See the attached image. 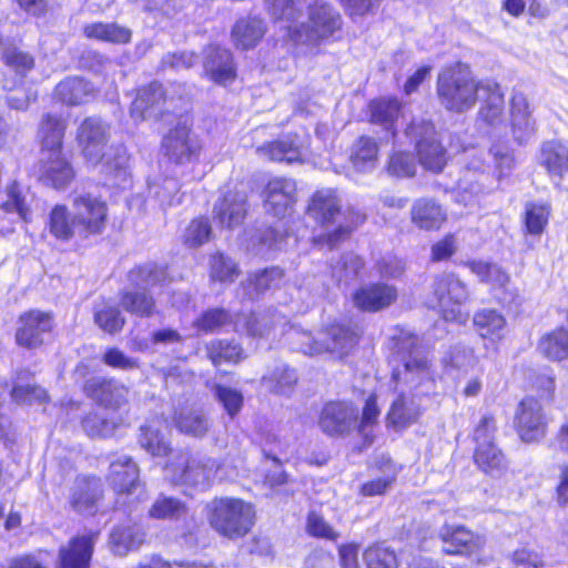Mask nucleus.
<instances>
[{
    "label": "nucleus",
    "mask_w": 568,
    "mask_h": 568,
    "mask_svg": "<svg viewBox=\"0 0 568 568\" xmlns=\"http://www.w3.org/2000/svg\"><path fill=\"white\" fill-rule=\"evenodd\" d=\"M108 205L98 195L90 192L75 193L72 211L65 205H55L49 216L50 233L58 240L69 241L73 237L88 239L105 229Z\"/></svg>",
    "instance_id": "1"
},
{
    "label": "nucleus",
    "mask_w": 568,
    "mask_h": 568,
    "mask_svg": "<svg viewBox=\"0 0 568 568\" xmlns=\"http://www.w3.org/2000/svg\"><path fill=\"white\" fill-rule=\"evenodd\" d=\"M108 126L98 118H87L78 129V141L88 164L120 182L128 178L129 155L123 146H108Z\"/></svg>",
    "instance_id": "2"
},
{
    "label": "nucleus",
    "mask_w": 568,
    "mask_h": 568,
    "mask_svg": "<svg viewBox=\"0 0 568 568\" xmlns=\"http://www.w3.org/2000/svg\"><path fill=\"white\" fill-rule=\"evenodd\" d=\"M483 82H478L468 65L456 63L437 77L436 93L440 105L452 112L464 113L474 108Z\"/></svg>",
    "instance_id": "3"
},
{
    "label": "nucleus",
    "mask_w": 568,
    "mask_h": 568,
    "mask_svg": "<svg viewBox=\"0 0 568 568\" xmlns=\"http://www.w3.org/2000/svg\"><path fill=\"white\" fill-rule=\"evenodd\" d=\"M209 508L212 528L230 539L245 536L254 525V508L242 499L216 498L211 501Z\"/></svg>",
    "instance_id": "4"
},
{
    "label": "nucleus",
    "mask_w": 568,
    "mask_h": 568,
    "mask_svg": "<svg viewBox=\"0 0 568 568\" xmlns=\"http://www.w3.org/2000/svg\"><path fill=\"white\" fill-rule=\"evenodd\" d=\"M221 463L207 455L187 452L179 453L174 459L166 465V471L171 479L184 485L209 487L216 477Z\"/></svg>",
    "instance_id": "5"
},
{
    "label": "nucleus",
    "mask_w": 568,
    "mask_h": 568,
    "mask_svg": "<svg viewBox=\"0 0 568 568\" xmlns=\"http://www.w3.org/2000/svg\"><path fill=\"white\" fill-rule=\"evenodd\" d=\"M342 28V17L329 3L317 0L308 7V18L297 28L288 27L290 37L300 43H317Z\"/></svg>",
    "instance_id": "6"
},
{
    "label": "nucleus",
    "mask_w": 568,
    "mask_h": 568,
    "mask_svg": "<svg viewBox=\"0 0 568 568\" xmlns=\"http://www.w3.org/2000/svg\"><path fill=\"white\" fill-rule=\"evenodd\" d=\"M432 292L434 307L440 311L446 321L466 322L468 314L463 312L462 306L468 302L470 294L466 283L456 274L444 272L435 276Z\"/></svg>",
    "instance_id": "7"
},
{
    "label": "nucleus",
    "mask_w": 568,
    "mask_h": 568,
    "mask_svg": "<svg viewBox=\"0 0 568 568\" xmlns=\"http://www.w3.org/2000/svg\"><path fill=\"white\" fill-rule=\"evenodd\" d=\"M405 134L415 143L419 162L426 170L437 173L444 169L446 152L430 122L413 120L405 130Z\"/></svg>",
    "instance_id": "8"
},
{
    "label": "nucleus",
    "mask_w": 568,
    "mask_h": 568,
    "mask_svg": "<svg viewBox=\"0 0 568 568\" xmlns=\"http://www.w3.org/2000/svg\"><path fill=\"white\" fill-rule=\"evenodd\" d=\"M162 149L170 161L185 164L199 158L202 145L191 129L185 123H180L164 135Z\"/></svg>",
    "instance_id": "9"
},
{
    "label": "nucleus",
    "mask_w": 568,
    "mask_h": 568,
    "mask_svg": "<svg viewBox=\"0 0 568 568\" xmlns=\"http://www.w3.org/2000/svg\"><path fill=\"white\" fill-rule=\"evenodd\" d=\"M358 410L347 402L326 403L318 417V426L329 436H346L357 428Z\"/></svg>",
    "instance_id": "10"
},
{
    "label": "nucleus",
    "mask_w": 568,
    "mask_h": 568,
    "mask_svg": "<svg viewBox=\"0 0 568 568\" xmlns=\"http://www.w3.org/2000/svg\"><path fill=\"white\" fill-rule=\"evenodd\" d=\"M52 327V313L40 310L28 311L19 317L16 342L19 346L28 349L38 348L44 342L43 335L50 333Z\"/></svg>",
    "instance_id": "11"
},
{
    "label": "nucleus",
    "mask_w": 568,
    "mask_h": 568,
    "mask_svg": "<svg viewBox=\"0 0 568 568\" xmlns=\"http://www.w3.org/2000/svg\"><path fill=\"white\" fill-rule=\"evenodd\" d=\"M297 199L296 182L287 178L270 180L264 190V204L268 213L283 217L291 212Z\"/></svg>",
    "instance_id": "12"
},
{
    "label": "nucleus",
    "mask_w": 568,
    "mask_h": 568,
    "mask_svg": "<svg viewBox=\"0 0 568 568\" xmlns=\"http://www.w3.org/2000/svg\"><path fill=\"white\" fill-rule=\"evenodd\" d=\"M443 551L447 555H471L481 549L485 539L463 525H444L438 531Z\"/></svg>",
    "instance_id": "13"
},
{
    "label": "nucleus",
    "mask_w": 568,
    "mask_h": 568,
    "mask_svg": "<svg viewBox=\"0 0 568 568\" xmlns=\"http://www.w3.org/2000/svg\"><path fill=\"white\" fill-rule=\"evenodd\" d=\"M517 427L523 440L530 443L544 437L547 422L541 405L535 398H525L517 412Z\"/></svg>",
    "instance_id": "14"
},
{
    "label": "nucleus",
    "mask_w": 568,
    "mask_h": 568,
    "mask_svg": "<svg viewBox=\"0 0 568 568\" xmlns=\"http://www.w3.org/2000/svg\"><path fill=\"white\" fill-rule=\"evenodd\" d=\"M323 344L311 346L307 352L324 353L328 352L337 355L339 358L347 355L358 341L354 329L344 325H332L322 331Z\"/></svg>",
    "instance_id": "15"
},
{
    "label": "nucleus",
    "mask_w": 568,
    "mask_h": 568,
    "mask_svg": "<svg viewBox=\"0 0 568 568\" xmlns=\"http://www.w3.org/2000/svg\"><path fill=\"white\" fill-rule=\"evenodd\" d=\"M215 219L221 226H239L246 215V194L244 191L227 190L214 206Z\"/></svg>",
    "instance_id": "16"
},
{
    "label": "nucleus",
    "mask_w": 568,
    "mask_h": 568,
    "mask_svg": "<svg viewBox=\"0 0 568 568\" xmlns=\"http://www.w3.org/2000/svg\"><path fill=\"white\" fill-rule=\"evenodd\" d=\"M94 541L95 536L92 534L72 538L60 548L55 568H88Z\"/></svg>",
    "instance_id": "17"
},
{
    "label": "nucleus",
    "mask_w": 568,
    "mask_h": 568,
    "mask_svg": "<svg viewBox=\"0 0 568 568\" xmlns=\"http://www.w3.org/2000/svg\"><path fill=\"white\" fill-rule=\"evenodd\" d=\"M41 179L55 189L65 187L74 178L71 164L62 155V150L41 152Z\"/></svg>",
    "instance_id": "18"
},
{
    "label": "nucleus",
    "mask_w": 568,
    "mask_h": 568,
    "mask_svg": "<svg viewBox=\"0 0 568 568\" xmlns=\"http://www.w3.org/2000/svg\"><path fill=\"white\" fill-rule=\"evenodd\" d=\"M89 395L105 407L120 408L129 400V388L114 381L93 378L85 385Z\"/></svg>",
    "instance_id": "19"
},
{
    "label": "nucleus",
    "mask_w": 568,
    "mask_h": 568,
    "mask_svg": "<svg viewBox=\"0 0 568 568\" xmlns=\"http://www.w3.org/2000/svg\"><path fill=\"white\" fill-rule=\"evenodd\" d=\"M203 68L205 74L219 84L232 82L236 75L231 52L217 45L206 49Z\"/></svg>",
    "instance_id": "20"
},
{
    "label": "nucleus",
    "mask_w": 568,
    "mask_h": 568,
    "mask_svg": "<svg viewBox=\"0 0 568 568\" xmlns=\"http://www.w3.org/2000/svg\"><path fill=\"white\" fill-rule=\"evenodd\" d=\"M397 290L388 284L375 283L357 290L353 296L355 305L368 312H376L393 304Z\"/></svg>",
    "instance_id": "21"
},
{
    "label": "nucleus",
    "mask_w": 568,
    "mask_h": 568,
    "mask_svg": "<svg viewBox=\"0 0 568 568\" xmlns=\"http://www.w3.org/2000/svg\"><path fill=\"white\" fill-rule=\"evenodd\" d=\"M307 214L322 225L336 222V217L342 214L337 192L333 189L315 192L310 200Z\"/></svg>",
    "instance_id": "22"
},
{
    "label": "nucleus",
    "mask_w": 568,
    "mask_h": 568,
    "mask_svg": "<svg viewBox=\"0 0 568 568\" xmlns=\"http://www.w3.org/2000/svg\"><path fill=\"white\" fill-rule=\"evenodd\" d=\"M101 493L99 478L79 476L71 490L70 504L78 513H91L101 497Z\"/></svg>",
    "instance_id": "23"
},
{
    "label": "nucleus",
    "mask_w": 568,
    "mask_h": 568,
    "mask_svg": "<svg viewBox=\"0 0 568 568\" xmlns=\"http://www.w3.org/2000/svg\"><path fill=\"white\" fill-rule=\"evenodd\" d=\"M32 373L29 369H20L16 373L11 398L21 405L43 404L49 400L48 392L36 383H31Z\"/></svg>",
    "instance_id": "24"
},
{
    "label": "nucleus",
    "mask_w": 568,
    "mask_h": 568,
    "mask_svg": "<svg viewBox=\"0 0 568 568\" xmlns=\"http://www.w3.org/2000/svg\"><path fill=\"white\" fill-rule=\"evenodd\" d=\"M446 219V211L432 199H419L410 209L412 223L420 230H437Z\"/></svg>",
    "instance_id": "25"
},
{
    "label": "nucleus",
    "mask_w": 568,
    "mask_h": 568,
    "mask_svg": "<svg viewBox=\"0 0 568 568\" xmlns=\"http://www.w3.org/2000/svg\"><path fill=\"white\" fill-rule=\"evenodd\" d=\"M164 101L165 97L162 84L153 82L139 91L131 105V116L134 120H145L156 114Z\"/></svg>",
    "instance_id": "26"
},
{
    "label": "nucleus",
    "mask_w": 568,
    "mask_h": 568,
    "mask_svg": "<svg viewBox=\"0 0 568 568\" xmlns=\"http://www.w3.org/2000/svg\"><path fill=\"white\" fill-rule=\"evenodd\" d=\"M539 162L552 179L561 180L568 172V144L555 140L545 142Z\"/></svg>",
    "instance_id": "27"
},
{
    "label": "nucleus",
    "mask_w": 568,
    "mask_h": 568,
    "mask_svg": "<svg viewBox=\"0 0 568 568\" xmlns=\"http://www.w3.org/2000/svg\"><path fill=\"white\" fill-rule=\"evenodd\" d=\"M145 532L131 520L116 526L110 535L111 549L119 556L138 549L144 541Z\"/></svg>",
    "instance_id": "28"
},
{
    "label": "nucleus",
    "mask_w": 568,
    "mask_h": 568,
    "mask_svg": "<svg viewBox=\"0 0 568 568\" xmlns=\"http://www.w3.org/2000/svg\"><path fill=\"white\" fill-rule=\"evenodd\" d=\"M57 98L67 105H79L94 97V87L79 77H70L55 87Z\"/></svg>",
    "instance_id": "29"
},
{
    "label": "nucleus",
    "mask_w": 568,
    "mask_h": 568,
    "mask_svg": "<svg viewBox=\"0 0 568 568\" xmlns=\"http://www.w3.org/2000/svg\"><path fill=\"white\" fill-rule=\"evenodd\" d=\"M368 108L371 122L383 126L395 138L397 135L395 122L400 114L402 103L396 98H381L371 101Z\"/></svg>",
    "instance_id": "30"
},
{
    "label": "nucleus",
    "mask_w": 568,
    "mask_h": 568,
    "mask_svg": "<svg viewBox=\"0 0 568 568\" xmlns=\"http://www.w3.org/2000/svg\"><path fill=\"white\" fill-rule=\"evenodd\" d=\"M297 382L295 369L282 364L261 378V386L274 395L288 397L294 392Z\"/></svg>",
    "instance_id": "31"
},
{
    "label": "nucleus",
    "mask_w": 568,
    "mask_h": 568,
    "mask_svg": "<svg viewBox=\"0 0 568 568\" xmlns=\"http://www.w3.org/2000/svg\"><path fill=\"white\" fill-rule=\"evenodd\" d=\"M511 126L513 134L518 142H524L534 133V122L529 111L527 98L519 92L511 98Z\"/></svg>",
    "instance_id": "32"
},
{
    "label": "nucleus",
    "mask_w": 568,
    "mask_h": 568,
    "mask_svg": "<svg viewBox=\"0 0 568 568\" xmlns=\"http://www.w3.org/2000/svg\"><path fill=\"white\" fill-rule=\"evenodd\" d=\"M109 479L118 493H130L139 479L136 464L128 456L112 460Z\"/></svg>",
    "instance_id": "33"
},
{
    "label": "nucleus",
    "mask_w": 568,
    "mask_h": 568,
    "mask_svg": "<svg viewBox=\"0 0 568 568\" xmlns=\"http://www.w3.org/2000/svg\"><path fill=\"white\" fill-rule=\"evenodd\" d=\"M474 460L481 471L496 478L501 477L508 468L505 455L495 444L477 446L474 453Z\"/></svg>",
    "instance_id": "34"
},
{
    "label": "nucleus",
    "mask_w": 568,
    "mask_h": 568,
    "mask_svg": "<svg viewBox=\"0 0 568 568\" xmlns=\"http://www.w3.org/2000/svg\"><path fill=\"white\" fill-rule=\"evenodd\" d=\"M83 34L89 39L109 42L112 44H126L132 38V31L116 22L89 23L84 26Z\"/></svg>",
    "instance_id": "35"
},
{
    "label": "nucleus",
    "mask_w": 568,
    "mask_h": 568,
    "mask_svg": "<svg viewBox=\"0 0 568 568\" xmlns=\"http://www.w3.org/2000/svg\"><path fill=\"white\" fill-rule=\"evenodd\" d=\"M67 121L61 116L47 113L42 116L39 135L41 139V152L62 150Z\"/></svg>",
    "instance_id": "36"
},
{
    "label": "nucleus",
    "mask_w": 568,
    "mask_h": 568,
    "mask_svg": "<svg viewBox=\"0 0 568 568\" xmlns=\"http://www.w3.org/2000/svg\"><path fill=\"white\" fill-rule=\"evenodd\" d=\"M349 160L357 171L366 172L374 169L378 160L376 141L366 135L359 136L351 149Z\"/></svg>",
    "instance_id": "37"
},
{
    "label": "nucleus",
    "mask_w": 568,
    "mask_h": 568,
    "mask_svg": "<svg viewBox=\"0 0 568 568\" xmlns=\"http://www.w3.org/2000/svg\"><path fill=\"white\" fill-rule=\"evenodd\" d=\"M256 153L270 161L294 163L302 160L300 146L290 139L265 143L256 149Z\"/></svg>",
    "instance_id": "38"
},
{
    "label": "nucleus",
    "mask_w": 568,
    "mask_h": 568,
    "mask_svg": "<svg viewBox=\"0 0 568 568\" xmlns=\"http://www.w3.org/2000/svg\"><path fill=\"white\" fill-rule=\"evenodd\" d=\"M479 92L483 94L484 104L480 108V116L488 124H495L504 111V94L497 83H483Z\"/></svg>",
    "instance_id": "39"
},
{
    "label": "nucleus",
    "mask_w": 568,
    "mask_h": 568,
    "mask_svg": "<svg viewBox=\"0 0 568 568\" xmlns=\"http://www.w3.org/2000/svg\"><path fill=\"white\" fill-rule=\"evenodd\" d=\"M473 323L483 338L491 341L500 339L506 327L505 317L495 310H481L475 313Z\"/></svg>",
    "instance_id": "40"
},
{
    "label": "nucleus",
    "mask_w": 568,
    "mask_h": 568,
    "mask_svg": "<svg viewBox=\"0 0 568 568\" xmlns=\"http://www.w3.org/2000/svg\"><path fill=\"white\" fill-rule=\"evenodd\" d=\"M419 413V405L413 397L399 395L390 406L387 414V422L394 427H406L416 422Z\"/></svg>",
    "instance_id": "41"
},
{
    "label": "nucleus",
    "mask_w": 568,
    "mask_h": 568,
    "mask_svg": "<svg viewBox=\"0 0 568 568\" xmlns=\"http://www.w3.org/2000/svg\"><path fill=\"white\" fill-rule=\"evenodd\" d=\"M263 22L256 18L242 19L232 30V39L237 48L250 49L264 36Z\"/></svg>",
    "instance_id": "42"
},
{
    "label": "nucleus",
    "mask_w": 568,
    "mask_h": 568,
    "mask_svg": "<svg viewBox=\"0 0 568 568\" xmlns=\"http://www.w3.org/2000/svg\"><path fill=\"white\" fill-rule=\"evenodd\" d=\"M283 276V270L280 267L265 268L251 275L244 284V290L250 298H254L271 288L277 287Z\"/></svg>",
    "instance_id": "43"
},
{
    "label": "nucleus",
    "mask_w": 568,
    "mask_h": 568,
    "mask_svg": "<svg viewBox=\"0 0 568 568\" xmlns=\"http://www.w3.org/2000/svg\"><path fill=\"white\" fill-rule=\"evenodd\" d=\"M187 514L186 505L178 498L159 496L149 509V516L153 519L176 520Z\"/></svg>",
    "instance_id": "44"
},
{
    "label": "nucleus",
    "mask_w": 568,
    "mask_h": 568,
    "mask_svg": "<svg viewBox=\"0 0 568 568\" xmlns=\"http://www.w3.org/2000/svg\"><path fill=\"white\" fill-rule=\"evenodd\" d=\"M213 231L210 220L204 216L193 219L184 229L181 240L184 246L196 248L207 243Z\"/></svg>",
    "instance_id": "45"
},
{
    "label": "nucleus",
    "mask_w": 568,
    "mask_h": 568,
    "mask_svg": "<svg viewBox=\"0 0 568 568\" xmlns=\"http://www.w3.org/2000/svg\"><path fill=\"white\" fill-rule=\"evenodd\" d=\"M539 351L551 361L568 357V331L560 328L544 336L538 344Z\"/></svg>",
    "instance_id": "46"
},
{
    "label": "nucleus",
    "mask_w": 568,
    "mask_h": 568,
    "mask_svg": "<svg viewBox=\"0 0 568 568\" xmlns=\"http://www.w3.org/2000/svg\"><path fill=\"white\" fill-rule=\"evenodd\" d=\"M130 281L141 287L162 285L169 280L166 268L154 263L135 267L129 274Z\"/></svg>",
    "instance_id": "47"
},
{
    "label": "nucleus",
    "mask_w": 568,
    "mask_h": 568,
    "mask_svg": "<svg viewBox=\"0 0 568 568\" xmlns=\"http://www.w3.org/2000/svg\"><path fill=\"white\" fill-rule=\"evenodd\" d=\"M240 275L237 264L223 253H215L210 258V276L213 281L232 283Z\"/></svg>",
    "instance_id": "48"
},
{
    "label": "nucleus",
    "mask_w": 568,
    "mask_h": 568,
    "mask_svg": "<svg viewBox=\"0 0 568 568\" xmlns=\"http://www.w3.org/2000/svg\"><path fill=\"white\" fill-rule=\"evenodd\" d=\"M363 557L367 568H398L399 566L396 552L384 544L369 546Z\"/></svg>",
    "instance_id": "49"
},
{
    "label": "nucleus",
    "mask_w": 568,
    "mask_h": 568,
    "mask_svg": "<svg viewBox=\"0 0 568 568\" xmlns=\"http://www.w3.org/2000/svg\"><path fill=\"white\" fill-rule=\"evenodd\" d=\"M485 193L486 191L480 181L474 180L470 173H466L458 183L455 201L466 207H473L479 204Z\"/></svg>",
    "instance_id": "50"
},
{
    "label": "nucleus",
    "mask_w": 568,
    "mask_h": 568,
    "mask_svg": "<svg viewBox=\"0 0 568 568\" xmlns=\"http://www.w3.org/2000/svg\"><path fill=\"white\" fill-rule=\"evenodd\" d=\"M120 304L126 312L140 317H150L155 310L153 297L143 292L123 293Z\"/></svg>",
    "instance_id": "51"
},
{
    "label": "nucleus",
    "mask_w": 568,
    "mask_h": 568,
    "mask_svg": "<svg viewBox=\"0 0 568 568\" xmlns=\"http://www.w3.org/2000/svg\"><path fill=\"white\" fill-rule=\"evenodd\" d=\"M465 265L474 273L481 282H487L504 286L509 277L507 273L497 264L485 261H468Z\"/></svg>",
    "instance_id": "52"
},
{
    "label": "nucleus",
    "mask_w": 568,
    "mask_h": 568,
    "mask_svg": "<svg viewBox=\"0 0 568 568\" xmlns=\"http://www.w3.org/2000/svg\"><path fill=\"white\" fill-rule=\"evenodd\" d=\"M176 427L186 435L203 437L209 430V422L200 410L182 412L176 418Z\"/></svg>",
    "instance_id": "53"
},
{
    "label": "nucleus",
    "mask_w": 568,
    "mask_h": 568,
    "mask_svg": "<svg viewBox=\"0 0 568 568\" xmlns=\"http://www.w3.org/2000/svg\"><path fill=\"white\" fill-rule=\"evenodd\" d=\"M120 425L99 413H89L82 420V428L90 437H110Z\"/></svg>",
    "instance_id": "54"
},
{
    "label": "nucleus",
    "mask_w": 568,
    "mask_h": 568,
    "mask_svg": "<svg viewBox=\"0 0 568 568\" xmlns=\"http://www.w3.org/2000/svg\"><path fill=\"white\" fill-rule=\"evenodd\" d=\"M364 263L358 255L346 253L333 265L332 274L337 282L345 284L357 278Z\"/></svg>",
    "instance_id": "55"
},
{
    "label": "nucleus",
    "mask_w": 568,
    "mask_h": 568,
    "mask_svg": "<svg viewBox=\"0 0 568 568\" xmlns=\"http://www.w3.org/2000/svg\"><path fill=\"white\" fill-rule=\"evenodd\" d=\"M94 322L102 331L109 334L120 332L125 324L121 312L115 306L109 304H102L95 308Z\"/></svg>",
    "instance_id": "56"
},
{
    "label": "nucleus",
    "mask_w": 568,
    "mask_h": 568,
    "mask_svg": "<svg viewBox=\"0 0 568 568\" xmlns=\"http://www.w3.org/2000/svg\"><path fill=\"white\" fill-rule=\"evenodd\" d=\"M550 206L548 204L528 203L525 212L527 232L531 235H540L548 224Z\"/></svg>",
    "instance_id": "57"
},
{
    "label": "nucleus",
    "mask_w": 568,
    "mask_h": 568,
    "mask_svg": "<svg viewBox=\"0 0 568 568\" xmlns=\"http://www.w3.org/2000/svg\"><path fill=\"white\" fill-rule=\"evenodd\" d=\"M0 207L6 213L16 214L21 221H29L30 211L17 183H12L7 187L6 200L1 202Z\"/></svg>",
    "instance_id": "58"
},
{
    "label": "nucleus",
    "mask_w": 568,
    "mask_h": 568,
    "mask_svg": "<svg viewBox=\"0 0 568 568\" xmlns=\"http://www.w3.org/2000/svg\"><path fill=\"white\" fill-rule=\"evenodd\" d=\"M207 354L214 365L222 362H239L242 357V348L232 342L215 341L207 346Z\"/></svg>",
    "instance_id": "59"
},
{
    "label": "nucleus",
    "mask_w": 568,
    "mask_h": 568,
    "mask_svg": "<svg viewBox=\"0 0 568 568\" xmlns=\"http://www.w3.org/2000/svg\"><path fill=\"white\" fill-rule=\"evenodd\" d=\"M268 12L276 20L295 21L304 7L303 0H266Z\"/></svg>",
    "instance_id": "60"
},
{
    "label": "nucleus",
    "mask_w": 568,
    "mask_h": 568,
    "mask_svg": "<svg viewBox=\"0 0 568 568\" xmlns=\"http://www.w3.org/2000/svg\"><path fill=\"white\" fill-rule=\"evenodd\" d=\"M139 443L142 448L153 456H164L170 449L165 438L160 435L159 430L153 429L150 426L141 427Z\"/></svg>",
    "instance_id": "61"
},
{
    "label": "nucleus",
    "mask_w": 568,
    "mask_h": 568,
    "mask_svg": "<svg viewBox=\"0 0 568 568\" xmlns=\"http://www.w3.org/2000/svg\"><path fill=\"white\" fill-rule=\"evenodd\" d=\"M306 530L313 537L334 542L337 541L341 536L322 515L315 511L310 513L307 516Z\"/></svg>",
    "instance_id": "62"
},
{
    "label": "nucleus",
    "mask_w": 568,
    "mask_h": 568,
    "mask_svg": "<svg viewBox=\"0 0 568 568\" xmlns=\"http://www.w3.org/2000/svg\"><path fill=\"white\" fill-rule=\"evenodd\" d=\"M214 395L231 417H234L243 406V395L235 388L215 385Z\"/></svg>",
    "instance_id": "63"
},
{
    "label": "nucleus",
    "mask_w": 568,
    "mask_h": 568,
    "mask_svg": "<svg viewBox=\"0 0 568 568\" xmlns=\"http://www.w3.org/2000/svg\"><path fill=\"white\" fill-rule=\"evenodd\" d=\"M154 195L164 209L174 206L181 202L180 185L175 179H164L162 184L154 186Z\"/></svg>",
    "instance_id": "64"
}]
</instances>
